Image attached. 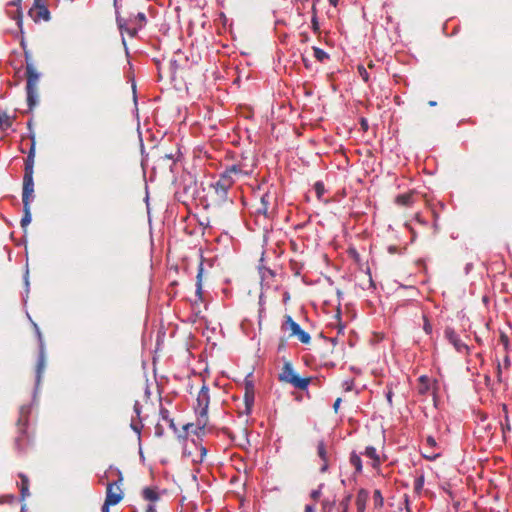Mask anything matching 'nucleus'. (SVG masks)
Returning <instances> with one entry per match:
<instances>
[{
    "instance_id": "nucleus-58",
    "label": "nucleus",
    "mask_w": 512,
    "mask_h": 512,
    "mask_svg": "<svg viewBox=\"0 0 512 512\" xmlns=\"http://www.w3.org/2000/svg\"><path fill=\"white\" fill-rule=\"evenodd\" d=\"M405 503L408 505V500H405ZM407 511L409 512V507L407 506Z\"/></svg>"
},
{
    "instance_id": "nucleus-50",
    "label": "nucleus",
    "mask_w": 512,
    "mask_h": 512,
    "mask_svg": "<svg viewBox=\"0 0 512 512\" xmlns=\"http://www.w3.org/2000/svg\"><path fill=\"white\" fill-rule=\"evenodd\" d=\"M330 5L336 7L338 5L339 0H328Z\"/></svg>"
},
{
    "instance_id": "nucleus-20",
    "label": "nucleus",
    "mask_w": 512,
    "mask_h": 512,
    "mask_svg": "<svg viewBox=\"0 0 512 512\" xmlns=\"http://www.w3.org/2000/svg\"><path fill=\"white\" fill-rule=\"evenodd\" d=\"M19 478L21 479V483H20V496H21V500H24L26 497H28L30 495V492H29V478L25 474H23V473L19 474Z\"/></svg>"
},
{
    "instance_id": "nucleus-35",
    "label": "nucleus",
    "mask_w": 512,
    "mask_h": 512,
    "mask_svg": "<svg viewBox=\"0 0 512 512\" xmlns=\"http://www.w3.org/2000/svg\"><path fill=\"white\" fill-rule=\"evenodd\" d=\"M437 447V442L433 436H428L425 442V448L434 449Z\"/></svg>"
},
{
    "instance_id": "nucleus-3",
    "label": "nucleus",
    "mask_w": 512,
    "mask_h": 512,
    "mask_svg": "<svg viewBox=\"0 0 512 512\" xmlns=\"http://www.w3.org/2000/svg\"><path fill=\"white\" fill-rule=\"evenodd\" d=\"M197 405L195 407L197 413L196 425L203 430L208 423V407L210 403L209 389L205 385L202 386L197 395Z\"/></svg>"
},
{
    "instance_id": "nucleus-17",
    "label": "nucleus",
    "mask_w": 512,
    "mask_h": 512,
    "mask_svg": "<svg viewBox=\"0 0 512 512\" xmlns=\"http://www.w3.org/2000/svg\"><path fill=\"white\" fill-rule=\"evenodd\" d=\"M395 203L399 206L410 207L414 203V193L400 194L395 198Z\"/></svg>"
},
{
    "instance_id": "nucleus-52",
    "label": "nucleus",
    "mask_w": 512,
    "mask_h": 512,
    "mask_svg": "<svg viewBox=\"0 0 512 512\" xmlns=\"http://www.w3.org/2000/svg\"><path fill=\"white\" fill-rule=\"evenodd\" d=\"M132 429L135 430L138 434L140 433V429L136 425H131Z\"/></svg>"
},
{
    "instance_id": "nucleus-56",
    "label": "nucleus",
    "mask_w": 512,
    "mask_h": 512,
    "mask_svg": "<svg viewBox=\"0 0 512 512\" xmlns=\"http://www.w3.org/2000/svg\"><path fill=\"white\" fill-rule=\"evenodd\" d=\"M362 126H367V123L364 119L362 120Z\"/></svg>"
},
{
    "instance_id": "nucleus-12",
    "label": "nucleus",
    "mask_w": 512,
    "mask_h": 512,
    "mask_svg": "<svg viewBox=\"0 0 512 512\" xmlns=\"http://www.w3.org/2000/svg\"><path fill=\"white\" fill-rule=\"evenodd\" d=\"M34 190L22 191V202L24 215L21 219V226L25 229L31 222L30 201L33 196Z\"/></svg>"
},
{
    "instance_id": "nucleus-51",
    "label": "nucleus",
    "mask_w": 512,
    "mask_h": 512,
    "mask_svg": "<svg viewBox=\"0 0 512 512\" xmlns=\"http://www.w3.org/2000/svg\"><path fill=\"white\" fill-rule=\"evenodd\" d=\"M21 0H13L10 4L13 6H19Z\"/></svg>"
},
{
    "instance_id": "nucleus-39",
    "label": "nucleus",
    "mask_w": 512,
    "mask_h": 512,
    "mask_svg": "<svg viewBox=\"0 0 512 512\" xmlns=\"http://www.w3.org/2000/svg\"><path fill=\"white\" fill-rule=\"evenodd\" d=\"M423 320H424L423 329L426 332V334L429 335L432 333V325L430 324V322L426 316H423Z\"/></svg>"
},
{
    "instance_id": "nucleus-41",
    "label": "nucleus",
    "mask_w": 512,
    "mask_h": 512,
    "mask_svg": "<svg viewBox=\"0 0 512 512\" xmlns=\"http://www.w3.org/2000/svg\"><path fill=\"white\" fill-rule=\"evenodd\" d=\"M496 377H497V381L499 383H501L503 381V379H502V366H501L500 363L497 364Z\"/></svg>"
},
{
    "instance_id": "nucleus-43",
    "label": "nucleus",
    "mask_w": 512,
    "mask_h": 512,
    "mask_svg": "<svg viewBox=\"0 0 512 512\" xmlns=\"http://www.w3.org/2000/svg\"><path fill=\"white\" fill-rule=\"evenodd\" d=\"M155 434L157 436H162L163 434V428L160 424H157L156 427H155Z\"/></svg>"
},
{
    "instance_id": "nucleus-10",
    "label": "nucleus",
    "mask_w": 512,
    "mask_h": 512,
    "mask_svg": "<svg viewBox=\"0 0 512 512\" xmlns=\"http://www.w3.org/2000/svg\"><path fill=\"white\" fill-rule=\"evenodd\" d=\"M34 328H35V331H36V334H37V337L39 340V355H38L37 364H36V382H37V384H39L41 381L42 374L46 367V356H45V348H44V342L42 339V334H41L37 324H35V323H34Z\"/></svg>"
},
{
    "instance_id": "nucleus-45",
    "label": "nucleus",
    "mask_w": 512,
    "mask_h": 512,
    "mask_svg": "<svg viewBox=\"0 0 512 512\" xmlns=\"http://www.w3.org/2000/svg\"><path fill=\"white\" fill-rule=\"evenodd\" d=\"M304 512H315V506L310 504L306 505Z\"/></svg>"
},
{
    "instance_id": "nucleus-42",
    "label": "nucleus",
    "mask_w": 512,
    "mask_h": 512,
    "mask_svg": "<svg viewBox=\"0 0 512 512\" xmlns=\"http://www.w3.org/2000/svg\"><path fill=\"white\" fill-rule=\"evenodd\" d=\"M136 18H137V19L139 20V22H140V25H139L140 27H141V26L143 25V23L146 21V16H145V14H144V13H142V12H139V13L137 14Z\"/></svg>"
},
{
    "instance_id": "nucleus-13",
    "label": "nucleus",
    "mask_w": 512,
    "mask_h": 512,
    "mask_svg": "<svg viewBox=\"0 0 512 512\" xmlns=\"http://www.w3.org/2000/svg\"><path fill=\"white\" fill-rule=\"evenodd\" d=\"M445 337L447 340L455 347L458 352H463L468 350V346L462 342L460 337L454 331V329L447 327L445 329Z\"/></svg>"
},
{
    "instance_id": "nucleus-2",
    "label": "nucleus",
    "mask_w": 512,
    "mask_h": 512,
    "mask_svg": "<svg viewBox=\"0 0 512 512\" xmlns=\"http://www.w3.org/2000/svg\"><path fill=\"white\" fill-rule=\"evenodd\" d=\"M28 420L29 410L25 407H21L19 418L16 423L18 435L14 440V447L19 453L24 452L31 443L30 436L27 432Z\"/></svg>"
},
{
    "instance_id": "nucleus-7",
    "label": "nucleus",
    "mask_w": 512,
    "mask_h": 512,
    "mask_svg": "<svg viewBox=\"0 0 512 512\" xmlns=\"http://www.w3.org/2000/svg\"><path fill=\"white\" fill-rule=\"evenodd\" d=\"M118 478L116 481L112 483H108L106 488V498L107 504L117 505L124 497V492L121 488V484L123 481V475L120 470H115Z\"/></svg>"
},
{
    "instance_id": "nucleus-47",
    "label": "nucleus",
    "mask_w": 512,
    "mask_h": 512,
    "mask_svg": "<svg viewBox=\"0 0 512 512\" xmlns=\"http://www.w3.org/2000/svg\"><path fill=\"white\" fill-rule=\"evenodd\" d=\"M145 512H157L153 504H148Z\"/></svg>"
},
{
    "instance_id": "nucleus-5",
    "label": "nucleus",
    "mask_w": 512,
    "mask_h": 512,
    "mask_svg": "<svg viewBox=\"0 0 512 512\" xmlns=\"http://www.w3.org/2000/svg\"><path fill=\"white\" fill-rule=\"evenodd\" d=\"M26 92H27V103L29 109L32 110L37 104V83L39 80V74L35 70L32 64L26 66Z\"/></svg>"
},
{
    "instance_id": "nucleus-6",
    "label": "nucleus",
    "mask_w": 512,
    "mask_h": 512,
    "mask_svg": "<svg viewBox=\"0 0 512 512\" xmlns=\"http://www.w3.org/2000/svg\"><path fill=\"white\" fill-rule=\"evenodd\" d=\"M31 147L29 149L28 155L25 159V168H24V176H23V190H34V181H33V173H34V159H35V137L31 138Z\"/></svg>"
},
{
    "instance_id": "nucleus-46",
    "label": "nucleus",
    "mask_w": 512,
    "mask_h": 512,
    "mask_svg": "<svg viewBox=\"0 0 512 512\" xmlns=\"http://www.w3.org/2000/svg\"><path fill=\"white\" fill-rule=\"evenodd\" d=\"M113 506L112 504H107V500H105L103 506H102V512H109V507Z\"/></svg>"
},
{
    "instance_id": "nucleus-27",
    "label": "nucleus",
    "mask_w": 512,
    "mask_h": 512,
    "mask_svg": "<svg viewBox=\"0 0 512 512\" xmlns=\"http://www.w3.org/2000/svg\"><path fill=\"white\" fill-rule=\"evenodd\" d=\"M160 416H161L162 420L166 421L171 428L176 430L174 421H173V419H171L169 417V411L166 408L161 407V409H160Z\"/></svg>"
},
{
    "instance_id": "nucleus-14",
    "label": "nucleus",
    "mask_w": 512,
    "mask_h": 512,
    "mask_svg": "<svg viewBox=\"0 0 512 512\" xmlns=\"http://www.w3.org/2000/svg\"><path fill=\"white\" fill-rule=\"evenodd\" d=\"M141 495L145 501L149 502V504L154 505L157 501L160 500V493L157 487H145L142 490Z\"/></svg>"
},
{
    "instance_id": "nucleus-55",
    "label": "nucleus",
    "mask_w": 512,
    "mask_h": 512,
    "mask_svg": "<svg viewBox=\"0 0 512 512\" xmlns=\"http://www.w3.org/2000/svg\"><path fill=\"white\" fill-rule=\"evenodd\" d=\"M171 64L172 65H177V60H171ZM175 68H177V66H175Z\"/></svg>"
},
{
    "instance_id": "nucleus-31",
    "label": "nucleus",
    "mask_w": 512,
    "mask_h": 512,
    "mask_svg": "<svg viewBox=\"0 0 512 512\" xmlns=\"http://www.w3.org/2000/svg\"><path fill=\"white\" fill-rule=\"evenodd\" d=\"M503 411L505 413V422L502 423L501 425H502V432L505 435V433L507 431L511 430V425H510V421H509L508 411H507V406L506 405H503Z\"/></svg>"
},
{
    "instance_id": "nucleus-24",
    "label": "nucleus",
    "mask_w": 512,
    "mask_h": 512,
    "mask_svg": "<svg viewBox=\"0 0 512 512\" xmlns=\"http://www.w3.org/2000/svg\"><path fill=\"white\" fill-rule=\"evenodd\" d=\"M12 123L13 121L7 113L0 112V128L2 130L10 128L12 126Z\"/></svg>"
},
{
    "instance_id": "nucleus-11",
    "label": "nucleus",
    "mask_w": 512,
    "mask_h": 512,
    "mask_svg": "<svg viewBox=\"0 0 512 512\" xmlns=\"http://www.w3.org/2000/svg\"><path fill=\"white\" fill-rule=\"evenodd\" d=\"M31 18L38 22L40 20L48 21L50 19V12L47 8L45 0H34L33 6L29 10Z\"/></svg>"
},
{
    "instance_id": "nucleus-4",
    "label": "nucleus",
    "mask_w": 512,
    "mask_h": 512,
    "mask_svg": "<svg viewBox=\"0 0 512 512\" xmlns=\"http://www.w3.org/2000/svg\"><path fill=\"white\" fill-rule=\"evenodd\" d=\"M279 380L283 383H289L297 389L305 390L308 387L311 378L298 376L295 373L292 364L290 362H285L281 372L279 373Z\"/></svg>"
},
{
    "instance_id": "nucleus-23",
    "label": "nucleus",
    "mask_w": 512,
    "mask_h": 512,
    "mask_svg": "<svg viewBox=\"0 0 512 512\" xmlns=\"http://www.w3.org/2000/svg\"><path fill=\"white\" fill-rule=\"evenodd\" d=\"M244 402L246 406V413L248 414L250 413L252 405L254 403V393L252 390L250 391L248 387L246 388V392L244 395Z\"/></svg>"
},
{
    "instance_id": "nucleus-28",
    "label": "nucleus",
    "mask_w": 512,
    "mask_h": 512,
    "mask_svg": "<svg viewBox=\"0 0 512 512\" xmlns=\"http://www.w3.org/2000/svg\"><path fill=\"white\" fill-rule=\"evenodd\" d=\"M383 496L380 492V490L376 489L373 493V504L375 508H380L383 506Z\"/></svg>"
},
{
    "instance_id": "nucleus-18",
    "label": "nucleus",
    "mask_w": 512,
    "mask_h": 512,
    "mask_svg": "<svg viewBox=\"0 0 512 512\" xmlns=\"http://www.w3.org/2000/svg\"><path fill=\"white\" fill-rule=\"evenodd\" d=\"M117 24H118V27L121 31V33L123 34L124 32L127 33L128 35H130L131 37H134L137 33V28L136 27H129L128 26V23H127V20L123 17H117Z\"/></svg>"
},
{
    "instance_id": "nucleus-21",
    "label": "nucleus",
    "mask_w": 512,
    "mask_h": 512,
    "mask_svg": "<svg viewBox=\"0 0 512 512\" xmlns=\"http://www.w3.org/2000/svg\"><path fill=\"white\" fill-rule=\"evenodd\" d=\"M203 263L200 262L198 265V271L196 276V295L201 300L202 299V279H203Z\"/></svg>"
},
{
    "instance_id": "nucleus-57",
    "label": "nucleus",
    "mask_w": 512,
    "mask_h": 512,
    "mask_svg": "<svg viewBox=\"0 0 512 512\" xmlns=\"http://www.w3.org/2000/svg\"><path fill=\"white\" fill-rule=\"evenodd\" d=\"M486 382L490 381V378L488 376L485 377Z\"/></svg>"
},
{
    "instance_id": "nucleus-22",
    "label": "nucleus",
    "mask_w": 512,
    "mask_h": 512,
    "mask_svg": "<svg viewBox=\"0 0 512 512\" xmlns=\"http://www.w3.org/2000/svg\"><path fill=\"white\" fill-rule=\"evenodd\" d=\"M430 390V379L425 376V375H422L420 378H419V386H418V392L422 395L428 393V391Z\"/></svg>"
},
{
    "instance_id": "nucleus-32",
    "label": "nucleus",
    "mask_w": 512,
    "mask_h": 512,
    "mask_svg": "<svg viewBox=\"0 0 512 512\" xmlns=\"http://www.w3.org/2000/svg\"><path fill=\"white\" fill-rule=\"evenodd\" d=\"M312 11H313V16H312V20H311L312 29L315 33H320V27H319V22H318L317 15H316L315 5H313Z\"/></svg>"
},
{
    "instance_id": "nucleus-40",
    "label": "nucleus",
    "mask_w": 512,
    "mask_h": 512,
    "mask_svg": "<svg viewBox=\"0 0 512 512\" xmlns=\"http://www.w3.org/2000/svg\"><path fill=\"white\" fill-rule=\"evenodd\" d=\"M440 454L439 453H434V452H431L430 450L427 449L426 453H423V456L426 458V459H429V460H434L436 457H438Z\"/></svg>"
},
{
    "instance_id": "nucleus-8",
    "label": "nucleus",
    "mask_w": 512,
    "mask_h": 512,
    "mask_svg": "<svg viewBox=\"0 0 512 512\" xmlns=\"http://www.w3.org/2000/svg\"><path fill=\"white\" fill-rule=\"evenodd\" d=\"M285 321L281 326V329L289 331V337H297L298 340L303 344H309L311 337L308 332L301 329L300 325L296 323L290 315H285Z\"/></svg>"
},
{
    "instance_id": "nucleus-29",
    "label": "nucleus",
    "mask_w": 512,
    "mask_h": 512,
    "mask_svg": "<svg viewBox=\"0 0 512 512\" xmlns=\"http://www.w3.org/2000/svg\"><path fill=\"white\" fill-rule=\"evenodd\" d=\"M425 478L423 474H420L418 477L414 480V491L419 494L424 486Z\"/></svg>"
},
{
    "instance_id": "nucleus-36",
    "label": "nucleus",
    "mask_w": 512,
    "mask_h": 512,
    "mask_svg": "<svg viewBox=\"0 0 512 512\" xmlns=\"http://www.w3.org/2000/svg\"><path fill=\"white\" fill-rule=\"evenodd\" d=\"M314 189L316 191V194L317 196L320 198L324 192H325V188H324V184L322 182H316L314 184Z\"/></svg>"
},
{
    "instance_id": "nucleus-37",
    "label": "nucleus",
    "mask_w": 512,
    "mask_h": 512,
    "mask_svg": "<svg viewBox=\"0 0 512 512\" xmlns=\"http://www.w3.org/2000/svg\"><path fill=\"white\" fill-rule=\"evenodd\" d=\"M358 72H359L361 78L363 79V81L368 82L369 74H368L367 70L364 68V66H362V65L358 66Z\"/></svg>"
},
{
    "instance_id": "nucleus-53",
    "label": "nucleus",
    "mask_w": 512,
    "mask_h": 512,
    "mask_svg": "<svg viewBox=\"0 0 512 512\" xmlns=\"http://www.w3.org/2000/svg\"><path fill=\"white\" fill-rule=\"evenodd\" d=\"M429 106L433 107V106H436V102L435 101H429L428 102Z\"/></svg>"
},
{
    "instance_id": "nucleus-34",
    "label": "nucleus",
    "mask_w": 512,
    "mask_h": 512,
    "mask_svg": "<svg viewBox=\"0 0 512 512\" xmlns=\"http://www.w3.org/2000/svg\"><path fill=\"white\" fill-rule=\"evenodd\" d=\"M334 508V502L329 500L322 501V512H332Z\"/></svg>"
},
{
    "instance_id": "nucleus-44",
    "label": "nucleus",
    "mask_w": 512,
    "mask_h": 512,
    "mask_svg": "<svg viewBox=\"0 0 512 512\" xmlns=\"http://www.w3.org/2000/svg\"><path fill=\"white\" fill-rule=\"evenodd\" d=\"M341 401H342V400H341V398H337V399L335 400V402H334V404H333V409H334V411H335V412H337V411H338L339 406H340V404H341Z\"/></svg>"
},
{
    "instance_id": "nucleus-25",
    "label": "nucleus",
    "mask_w": 512,
    "mask_h": 512,
    "mask_svg": "<svg viewBox=\"0 0 512 512\" xmlns=\"http://www.w3.org/2000/svg\"><path fill=\"white\" fill-rule=\"evenodd\" d=\"M351 500H352V495L351 494H348L346 495L340 502H339V505H338V511L339 512H348L349 510V506H350V503H351Z\"/></svg>"
},
{
    "instance_id": "nucleus-9",
    "label": "nucleus",
    "mask_w": 512,
    "mask_h": 512,
    "mask_svg": "<svg viewBox=\"0 0 512 512\" xmlns=\"http://www.w3.org/2000/svg\"><path fill=\"white\" fill-rule=\"evenodd\" d=\"M276 209V197L274 193L267 191L260 196V201L255 209L257 214L269 217Z\"/></svg>"
},
{
    "instance_id": "nucleus-16",
    "label": "nucleus",
    "mask_w": 512,
    "mask_h": 512,
    "mask_svg": "<svg viewBox=\"0 0 512 512\" xmlns=\"http://www.w3.org/2000/svg\"><path fill=\"white\" fill-rule=\"evenodd\" d=\"M369 499V493L366 489H360L356 496L357 512H364Z\"/></svg>"
},
{
    "instance_id": "nucleus-38",
    "label": "nucleus",
    "mask_w": 512,
    "mask_h": 512,
    "mask_svg": "<svg viewBox=\"0 0 512 512\" xmlns=\"http://www.w3.org/2000/svg\"><path fill=\"white\" fill-rule=\"evenodd\" d=\"M16 22H17V26L19 27V29L21 30L22 29V24H23V20H22V13L19 9H17L16 13L14 16H12Z\"/></svg>"
},
{
    "instance_id": "nucleus-54",
    "label": "nucleus",
    "mask_w": 512,
    "mask_h": 512,
    "mask_svg": "<svg viewBox=\"0 0 512 512\" xmlns=\"http://www.w3.org/2000/svg\"><path fill=\"white\" fill-rule=\"evenodd\" d=\"M391 398H392V393H391V392H389V393L387 394V399H388V401H389L390 403H391Z\"/></svg>"
},
{
    "instance_id": "nucleus-33",
    "label": "nucleus",
    "mask_w": 512,
    "mask_h": 512,
    "mask_svg": "<svg viewBox=\"0 0 512 512\" xmlns=\"http://www.w3.org/2000/svg\"><path fill=\"white\" fill-rule=\"evenodd\" d=\"M324 484H320L319 487L310 493V498L314 501H318L322 495V487Z\"/></svg>"
},
{
    "instance_id": "nucleus-15",
    "label": "nucleus",
    "mask_w": 512,
    "mask_h": 512,
    "mask_svg": "<svg viewBox=\"0 0 512 512\" xmlns=\"http://www.w3.org/2000/svg\"><path fill=\"white\" fill-rule=\"evenodd\" d=\"M317 454L320 459L323 461V465L320 468L321 473H325L328 470V456L326 446L323 440H320L317 443Z\"/></svg>"
},
{
    "instance_id": "nucleus-26",
    "label": "nucleus",
    "mask_w": 512,
    "mask_h": 512,
    "mask_svg": "<svg viewBox=\"0 0 512 512\" xmlns=\"http://www.w3.org/2000/svg\"><path fill=\"white\" fill-rule=\"evenodd\" d=\"M350 463L352 466L355 467L356 471L359 473L362 471V461L359 455H357L355 452L351 453L350 455Z\"/></svg>"
},
{
    "instance_id": "nucleus-49",
    "label": "nucleus",
    "mask_w": 512,
    "mask_h": 512,
    "mask_svg": "<svg viewBox=\"0 0 512 512\" xmlns=\"http://www.w3.org/2000/svg\"><path fill=\"white\" fill-rule=\"evenodd\" d=\"M509 366H510V360H509L508 356H506L504 359V367L509 368Z\"/></svg>"
},
{
    "instance_id": "nucleus-1",
    "label": "nucleus",
    "mask_w": 512,
    "mask_h": 512,
    "mask_svg": "<svg viewBox=\"0 0 512 512\" xmlns=\"http://www.w3.org/2000/svg\"><path fill=\"white\" fill-rule=\"evenodd\" d=\"M249 173L250 172L245 169V165L242 163L228 166L212 186L217 200L219 202L227 201L229 189L238 179L249 175Z\"/></svg>"
},
{
    "instance_id": "nucleus-19",
    "label": "nucleus",
    "mask_w": 512,
    "mask_h": 512,
    "mask_svg": "<svg viewBox=\"0 0 512 512\" xmlns=\"http://www.w3.org/2000/svg\"><path fill=\"white\" fill-rule=\"evenodd\" d=\"M364 455L368 458L372 459V466L373 468H377L381 464L380 457L376 451V449L373 446H368L365 449Z\"/></svg>"
},
{
    "instance_id": "nucleus-48",
    "label": "nucleus",
    "mask_w": 512,
    "mask_h": 512,
    "mask_svg": "<svg viewBox=\"0 0 512 512\" xmlns=\"http://www.w3.org/2000/svg\"><path fill=\"white\" fill-rule=\"evenodd\" d=\"M134 411H135V413H136L138 416L140 415L141 410H140V405H139V403H138V402H136V403L134 404Z\"/></svg>"
},
{
    "instance_id": "nucleus-30",
    "label": "nucleus",
    "mask_w": 512,
    "mask_h": 512,
    "mask_svg": "<svg viewBox=\"0 0 512 512\" xmlns=\"http://www.w3.org/2000/svg\"><path fill=\"white\" fill-rule=\"evenodd\" d=\"M314 57L319 61L323 62L325 59H327L329 56L328 54L318 47H313Z\"/></svg>"
}]
</instances>
